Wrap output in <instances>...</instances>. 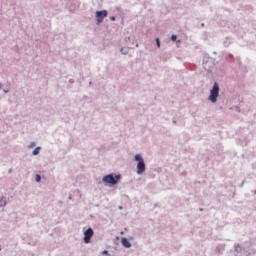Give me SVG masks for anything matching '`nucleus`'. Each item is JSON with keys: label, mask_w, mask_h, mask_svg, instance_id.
<instances>
[{"label": "nucleus", "mask_w": 256, "mask_h": 256, "mask_svg": "<svg viewBox=\"0 0 256 256\" xmlns=\"http://www.w3.org/2000/svg\"><path fill=\"white\" fill-rule=\"evenodd\" d=\"M120 179L121 175L119 174H108L102 178V181L104 183H108L109 185H117Z\"/></svg>", "instance_id": "f257e3e1"}, {"label": "nucleus", "mask_w": 256, "mask_h": 256, "mask_svg": "<svg viewBox=\"0 0 256 256\" xmlns=\"http://www.w3.org/2000/svg\"><path fill=\"white\" fill-rule=\"evenodd\" d=\"M134 159L135 161H138L137 175H142V173H145V161L143 160V156H141L140 154H136Z\"/></svg>", "instance_id": "f03ea898"}, {"label": "nucleus", "mask_w": 256, "mask_h": 256, "mask_svg": "<svg viewBox=\"0 0 256 256\" xmlns=\"http://www.w3.org/2000/svg\"><path fill=\"white\" fill-rule=\"evenodd\" d=\"M218 97H219V84L215 82L213 85V88L210 91L209 101H211V103H217Z\"/></svg>", "instance_id": "7ed1b4c3"}, {"label": "nucleus", "mask_w": 256, "mask_h": 256, "mask_svg": "<svg viewBox=\"0 0 256 256\" xmlns=\"http://www.w3.org/2000/svg\"><path fill=\"white\" fill-rule=\"evenodd\" d=\"M109 15V12L107 10H101L96 12V19H97V25H100V23H103V19Z\"/></svg>", "instance_id": "20e7f679"}, {"label": "nucleus", "mask_w": 256, "mask_h": 256, "mask_svg": "<svg viewBox=\"0 0 256 256\" xmlns=\"http://www.w3.org/2000/svg\"><path fill=\"white\" fill-rule=\"evenodd\" d=\"M94 232L92 228H88L84 231V243H91V237H93Z\"/></svg>", "instance_id": "39448f33"}, {"label": "nucleus", "mask_w": 256, "mask_h": 256, "mask_svg": "<svg viewBox=\"0 0 256 256\" xmlns=\"http://www.w3.org/2000/svg\"><path fill=\"white\" fill-rule=\"evenodd\" d=\"M121 243H122L123 247H126L127 249H129V247H131V243L129 242V240H127V238H122Z\"/></svg>", "instance_id": "423d86ee"}, {"label": "nucleus", "mask_w": 256, "mask_h": 256, "mask_svg": "<svg viewBox=\"0 0 256 256\" xmlns=\"http://www.w3.org/2000/svg\"><path fill=\"white\" fill-rule=\"evenodd\" d=\"M41 152V147H36L33 152L32 155H39V153Z\"/></svg>", "instance_id": "0eeeda50"}, {"label": "nucleus", "mask_w": 256, "mask_h": 256, "mask_svg": "<svg viewBox=\"0 0 256 256\" xmlns=\"http://www.w3.org/2000/svg\"><path fill=\"white\" fill-rule=\"evenodd\" d=\"M36 181H37V183H39V181H41V175H39V174L36 175Z\"/></svg>", "instance_id": "6e6552de"}, {"label": "nucleus", "mask_w": 256, "mask_h": 256, "mask_svg": "<svg viewBox=\"0 0 256 256\" xmlns=\"http://www.w3.org/2000/svg\"><path fill=\"white\" fill-rule=\"evenodd\" d=\"M171 39H172L173 41H177V35H172V36H171Z\"/></svg>", "instance_id": "1a4fd4ad"}, {"label": "nucleus", "mask_w": 256, "mask_h": 256, "mask_svg": "<svg viewBox=\"0 0 256 256\" xmlns=\"http://www.w3.org/2000/svg\"><path fill=\"white\" fill-rule=\"evenodd\" d=\"M157 47H161V43L159 42V38H156Z\"/></svg>", "instance_id": "9d476101"}, {"label": "nucleus", "mask_w": 256, "mask_h": 256, "mask_svg": "<svg viewBox=\"0 0 256 256\" xmlns=\"http://www.w3.org/2000/svg\"><path fill=\"white\" fill-rule=\"evenodd\" d=\"M30 149H33V147H35V142H32L30 145H29Z\"/></svg>", "instance_id": "9b49d317"}, {"label": "nucleus", "mask_w": 256, "mask_h": 256, "mask_svg": "<svg viewBox=\"0 0 256 256\" xmlns=\"http://www.w3.org/2000/svg\"><path fill=\"white\" fill-rule=\"evenodd\" d=\"M102 255H109V251L104 250V251L102 252Z\"/></svg>", "instance_id": "f8f14e48"}, {"label": "nucleus", "mask_w": 256, "mask_h": 256, "mask_svg": "<svg viewBox=\"0 0 256 256\" xmlns=\"http://www.w3.org/2000/svg\"><path fill=\"white\" fill-rule=\"evenodd\" d=\"M110 19H111L112 21H115V16H112Z\"/></svg>", "instance_id": "ddd939ff"}]
</instances>
